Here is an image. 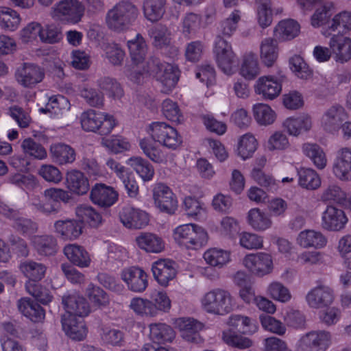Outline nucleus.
<instances>
[{
  "mask_svg": "<svg viewBox=\"0 0 351 351\" xmlns=\"http://www.w3.org/2000/svg\"><path fill=\"white\" fill-rule=\"evenodd\" d=\"M350 29H351V13L342 12L334 16L331 24L328 26V29L323 32V34L328 36L332 32H337L343 34Z\"/></svg>",
  "mask_w": 351,
  "mask_h": 351,
  "instance_id": "obj_45",
  "label": "nucleus"
},
{
  "mask_svg": "<svg viewBox=\"0 0 351 351\" xmlns=\"http://www.w3.org/2000/svg\"><path fill=\"white\" fill-rule=\"evenodd\" d=\"M19 268L23 275L29 279L27 281L35 282L42 280L47 271V267L44 264L32 260L22 262Z\"/></svg>",
  "mask_w": 351,
  "mask_h": 351,
  "instance_id": "obj_35",
  "label": "nucleus"
},
{
  "mask_svg": "<svg viewBox=\"0 0 351 351\" xmlns=\"http://www.w3.org/2000/svg\"><path fill=\"white\" fill-rule=\"evenodd\" d=\"M111 115L89 110L82 114L81 125L87 132H93L100 135L109 134L116 125Z\"/></svg>",
  "mask_w": 351,
  "mask_h": 351,
  "instance_id": "obj_5",
  "label": "nucleus"
},
{
  "mask_svg": "<svg viewBox=\"0 0 351 351\" xmlns=\"http://www.w3.org/2000/svg\"><path fill=\"white\" fill-rule=\"evenodd\" d=\"M243 263L250 272L258 276L267 275L273 269L271 257L266 253L247 254L243 258Z\"/></svg>",
  "mask_w": 351,
  "mask_h": 351,
  "instance_id": "obj_12",
  "label": "nucleus"
},
{
  "mask_svg": "<svg viewBox=\"0 0 351 351\" xmlns=\"http://www.w3.org/2000/svg\"><path fill=\"white\" fill-rule=\"evenodd\" d=\"M214 53L219 68L224 73L230 75L237 60L231 45L221 36H217L215 41Z\"/></svg>",
  "mask_w": 351,
  "mask_h": 351,
  "instance_id": "obj_9",
  "label": "nucleus"
},
{
  "mask_svg": "<svg viewBox=\"0 0 351 351\" xmlns=\"http://www.w3.org/2000/svg\"><path fill=\"white\" fill-rule=\"evenodd\" d=\"M173 238L179 245L190 250H198L205 246L208 239L206 231L194 223L178 226L173 230Z\"/></svg>",
  "mask_w": 351,
  "mask_h": 351,
  "instance_id": "obj_3",
  "label": "nucleus"
},
{
  "mask_svg": "<svg viewBox=\"0 0 351 351\" xmlns=\"http://www.w3.org/2000/svg\"><path fill=\"white\" fill-rule=\"evenodd\" d=\"M125 336V332L123 330L111 327H103L100 332L102 343L114 347L123 346Z\"/></svg>",
  "mask_w": 351,
  "mask_h": 351,
  "instance_id": "obj_47",
  "label": "nucleus"
},
{
  "mask_svg": "<svg viewBox=\"0 0 351 351\" xmlns=\"http://www.w3.org/2000/svg\"><path fill=\"white\" fill-rule=\"evenodd\" d=\"M201 304L206 312L219 315L229 313L234 306L232 295L222 288H215L205 293Z\"/></svg>",
  "mask_w": 351,
  "mask_h": 351,
  "instance_id": "obj_4",
  "label": "nucleus"
},
{
  "mask_svg": "<svg viewBox=\"0 0 351 351\" xmlns=\"http://www.w3.org/2000/svg\"><path fill=\"white\" fill-rule=\"evenodd\" d=\"M84 11V7L78 0H61L56 5L54 14L62 21L72 23L79 22Z\"/></svg>",
  "mask_w": 351,
  "mask_h": 351,
  "instance_id": "obj_11",
  "label": "nucleus"
},
{
  "mask_svg": "<svg viewBox=\"0 0 351 351\" xmlns=\"http://www.w3.org/2000/svg\"><path fill=\"white\" fill-rule=\"evenodd\" d=\"M55 232L65 240H74L80 237L82 232V223L77 220H58L54 223Z\"/></svg>",
  "mask_w": 351,
  "mask_h": 351,
  "instance_id": "obj_29",
  "label": "nucleus"
},
{
  "mask_svg": "<svg viewBox=\"0 0 351 351\" xmlns=\"http://www.w3.org/2000/svg\"><path fill=\"white\" fill-rule=\"evenodd\" d=\"M18 82L24 87L32 88L40 83L45 76L43 69L31 63H24L16 72Z\"/></svg>",
  "mask_w": 351,
  "mask_h": 351,
  "instance_id": "obj_17",
  "label": "nucleus"
},
{
  "mask_svg": "<svg viewBox=\"0 0 351 351\" xmlns=\"http://www.w3.org/2000/svg\"><path fill=\"white\" fill-rule=\"evenodd\" d=\"M25 289L29 294L43 304H48L52 300L53 296L50 291L38 282L27 281Z\"/></svg>",
  "mask_w": 351,
  "mask_h": 351,
  "instance_id": "obj_54",
  "label": "nucleus"
},
{
  "mask_svg": "<svg viewBox=\"0 0 351 351\" xmlns=\"http://www.w3.org/2000/svg\"><path fill=\"white\" fill-rule=\"evenodd\" d=\"M127 164L130 165L144 182L151 180L154 176L153 166L145 159L139 156L129 158Z\"/></svg>",
  "mask_w": 351,
  "mask_h": 351,
  "instance_id": "obj_39",
  "label": "nucleus"
},
{
  "mask_svg": "<svg viewBox=\"0 0 351 351\" xmlns=\"http://www.w3.org/2000/svg\"><path fill=\"white\" fill-rule=\"evenodd\" d=\"M241 19L240 11L234 10L230 15L222 21L218 27L219 34L217 36H231L237 28V24Z\"/></svg>",
  "mask_w": 351,
  "mask_h": 351,
  "instance_id": "obj_57",
  "label": "nucleus"
},
{
  "mask_svg": "<svg viewBox=\"0 0 351 351\" xmlns=\"http://www.w3.org/2000/svg\"><path fill=\"white\" fill-rule=\"evenodd\" d=\"M21 147L25 155L29 158L44 160L47 156V150L43 145L31 137L25 138Z\"/></svg>",
  "mask_w": 351,
  "mask_h": 351,
  "instance_id": "obj_46",
  "label": "nucleus"
},
{
  "mask_svg": "<svg viewBox=\"0 0 351 351\" xmlns=\"http://www.w3.org/2000/svg\"><path fill=\"white\" fill-rule=\"evenodd\" d=\"M128 47L132 62L136 65L143 63L147 54V47L141 34H137L134 39L128 40Z\"/></svg>",
  "mask_w": 351,
  "mask_h": 351,
  "instance_id": "obj_38",
  "label": "nucleus"
},
{
  "mask_svg": "<svg viewBox=\"0 0 351 351\" xmlns=\"http://www.w3.org/2000/svg\"><path fill=\"white\" fill-rule=\"evenodd\" d=\"M247 222L256 231H265L272 225L269 216L259 208H252L249 210Z\"/></svg>",
  "mask_w": 351,
  "mask_h": 351,
  "instance_id": "obj_44",
  "label": "nucleus"
},
{
  "mask_svg": "<svg viewBox=\"0 0 351 351\" xmlns=\"http://www.w3.org/2000/svg\"><path fill=\"white\" fill-rule=\"evenodd\" d=\"M68 189L77 195H84L89 190V182L85 175L79 170H71L66 175Z\"/></svg>",
  "mask_w": 351,
  "mask_h": 351,
  "instance_id": "obj_30",
  "label": "nucleus"
},
{
  "mask_svg": "<svg viewBox=\"0 0 351 351\" xmlns=\"http://www.w3.org/2000/svg\"><path fill=\"white\" fill-rule=\"evenodd\" d=\"M260 66L257 56L253 52L245 53L240 69V74L246 80H252L260 74Z\"/></svg>",
  "mask_w": 351,
  "mask_h": 351,
  "instance_id": "obj_36",
  "label": "nucleus"
},
{
  "mask_svg": "<svg viewBox=\"0 0 351 351\" xmlns=\"http://www.w3.org/2000/svg\"><path fill=\"white\" fill-rule=\"evenodd\" d=\"M148 36L152 40V45L158 49L166 44L173 37L171 31L165 25L158 23L152 25L148 29Z\"/></svg>",
  "mask_w": 351,
  "mask_h": 351,
  "instance_id": "obj_37",
  "label": "nucleus"
},
{
  "mask_svg": "<svg viewBox=\"0 0 351 351\" xmlns=\"http://www.w3.org/2000/svg\"><path fill=\"white\" fill-rule=\"evenodd\" d=\"M335 300L332 289L325 285H319L308 292V306L320 308L331 305Z\"/></svg>",
  "mask_w": 351,
  "mask_h": 351,
  "instance_id": "obj_20",
  "label": "nucleus"
},
{
  "mask_svg": "<svg viewBox=\"0 0 351 351\" xmlns=\"http://www.w3.org/2000/svg\"><path fill=\"white\" fill-rule=\"evenodd\" d=\"M300 26L293 19L283 20L279 22L274 30L276 39L280 41L290 40L298 36Z\"/></svg>",
  "mask_w": 351,
  "mask_h": 351,
  "instance_id": "obj_33",
  "label": "nucleus"
},
{
  "mask_svg": "<svg viewBox=\"0 0 351 351\" xmlns=\"http://www.w3.org/2000/svg\"><path fill=\"white\" fill-rule=\"evenodd\" d=\"M167 0H144L143 11L146 19L152 22L159 21L165 13Z\"/></svg>",
  "mask_w": 351,
  "mask_h": 351,
  "instance_id": "obj_42",
  "label": "nucleus"
},
{
  "mask_svg": "<svg viewBox=\"0 0 351 351\" xmlns=\"http://www.w3.org/2000/svg\"><path fill=\"white\" fill-rule=\"evenodd\" d=\"M17 306L21 313L33 322H40L45 319V310L38 302L30 298L20 299L17 302Z\"/></svg>",
  "mask_w": 351,
  "mask_h": 351,
  "instance_id": "obj_28",
  "label": "nucleus"
},
{
  "mask_svg": "<svg viewBox=\"0 0 351 351\" xmlns=\"http://www.w3.org/2000/svg\"><path fill=\"white\" fill-rule=\"evenodd\" d=\"M50 155L53 161L60 165L71 164L76 158L75 149L64 143L52 145L50 147Z\"/></svg>",
  "mask_w": 351,
  "mask_h": 351,
  "instance_id": "obj_31",
  "label": "nucleus"
},
{
  "mask_svg": "<svg viewBox=\"0 0 351 351\" xmlns=\"http://www.w3.org/2000/svg\"><path fill=\"white\" fill-rule=\"evenodd\" d=\"M176 263L170 259H159L152 263L154 278L161 286L167 287L177 274Z\"/></svg>",
  "mask_w": 351,
  "mask_h": 351,
  "instance_id": "obj_16",
  "label": "nucleus"
},
{
  "mask_svg": "<svg viewBox=\"0 0 351 351\" xmlns=\"http://www.w3.org/2000/svg\"><path fill=\"white\" fill-rule=\"evenodd\" d=\"M203 256L207 264L217 268H222L230 261L229 251L216 247L206 250Z\"/></svg>",
  "mask_w": 351,
  "mask_h": 351,
  "instance_id": "obj_41",
  "label": "nucleus"
},
{
  "mask_svg": "<svg viewBox=\"0 0 351 351\" xmlns=\"http://www.w3.org/2000/svg\"><path fill=\"white\" fill-rule=\"evenodd\" d=\"M346 118L344 108L335 105L328 108L322 117V124L325 130L330 133L337 132Z\"/></svg>",
  "mask_w": 351,
  "mask_h": 351,
  "instance_id": "obj_21",
  "label": "nucleus"
},
{
  "mask_svg": "<svg viewBox=\"0 0 351 351\" xmlns=\"http://www.w3.org/2000/svg\"><path fill=\"white\" fill-rule=\"evenodd\" d=\"M156 142L153 138H143L140 140L139 146L144 154L152 161L162 163L165 160V156Z\"/></svg>",
  "mask_w": 351,
  "mask_h": 351,
  "instance_id": "obj_48",
  "label": "nucleus"
},
{
  "mask_svg": "<svg viewBox=\"0 0 351 351\" xmlns=\"http://www.w3.org/2000/svg\"><path fill=\"white\" fill-rule=\"evenodd\" d=\"M348 220L343 210L328 206L322 214V225L327 230L337 232L345 228Z\"/></svg>",
  "mask_w": 351,
  "mask_h": 351,
  "instance_id": "obj_18",
  "label": "nucleus"
},
{
  "mask_svg": "<svg viewBox=\"0 0 351 351\" xmlns=\"http://www.w3.org/2000/svg\"><path fill=\"white\" fill-rule=\"evenodd\" d=\"M174 325L180 332L182 337L186 341L199 343L203 341L199 331L202 328V324L191 317H179L175 319Z\"/></svg>",
  "mask_w": 351,
  "mask_h": 351,
  "instance_id": "obj_15",
  "label": "nucleus"
},
{
  "mask_svg": "<svg viewBox=\"0 0 351 351\" xmlns=\"http://www.w3.org/2000/svg\"><path fill=\"white\" fill-rule=\"evenodd\" d=\"M286 79L284 71L278 68L276 73L264 75L257 80L254 85L255 93L265 99L273 100L281 93L282 84Z\"/></svg>",
  "mask_w": 351,
  "mask_h": 351,
  "instance_id": "obj_6",
  "label": "nucleus"
},
{
  "mask_svg": "<svg viewBox=\"0 0 351 351\" xmlns=\"http://www.w3.org/2000/svg\"><path fill=\"white\" fill-rule=\"evenodd\" d=\"M331 343V335L325 330L308 332V351H326Z\"/></svg>",
  "mask_w": 351,
  "mask_h": 351,
  "instance_id": "obj_43",
  "label": "nucleus"
},
{
  "mask_svg": "<svg viewBox=\"0 0 351 351\" xmlns=\"http://www.w3.org/2000/svg\"><path fill=\"white\" fill-rule=\"evenodd\" d=\"M90 198L95 204L108 208L117 201L118 193L111 186L101 183L96 184L91 189Z\"/></svg>",
  "mask_w": 351,
  "mask_h": 351,
  "instance_id": "obj_19",
  "label": "nucleus"
},
{
  "mask_svg": "<svg viewBox=\"0 0 351 351\" xmlns=\"http://www.w3.org/2000/svg\"><path fill=\"white\" fill-rule=\"evenodd\" d=\"M32 243L34 250L40 256H52L58 250L57 239L51 234L35 235L32 239Z\"/></svg>",
  "mask_w": 351,
  "mask_h": 351,
  "instance_id": "obj_23",
  "label": "nucleus"
},
{
  "mask_svg": "<svg viewBox=\"0 0 351 351\" xmlns=\"http://www.w3.org/2000/svg\"><path fill=\"white\" fill-rule=\"evenodd\" d=\"M121 277L126 283L128 289L133 292H143L148 286L147 274L137 267L124 269L121 271Z\"/></svg>",
  "mask_w": 351,
  "mask_h": 351,
  "instance_id": "obj_14",
  "label": "nucleus"
},
{
  "mask_svg": "<svg viewBox=\"0 0 351 351\" xmlns=\"http://www.w3.org/2000/svg\"><path fill=\"white\" fill-rule=\"evenodd\" d=\"M76 213L83 221L88 223L92 227H98L102 222L100 213L90 206L82 204L77 206Z\"/></svg>",
  "mask_w": 351,
  "mask_h": 351,
  "instance_id": "obj_55",
  "label": "nucleus"
},
{
  "mask_svg": "<svg viewBox=\"0 0 351 351\" xmlns=\"http://www.w3.org/2000/svg\"><path fill=\"white\" fill-rule=\"evenodd\" d=\"M324 201H329L343 206L350 204V196L337 185H330L322 195Z\"/></svg>",
  "mask_w": 351,
  "mask_h": 351,
  "instance_id": "obj_51",
  "label": "nucleus"
},
{
  "mask_svg": "<svg viewBox=\"0 0 351 351\" xmlns=\"http://www.w3.org/2000/svg\"><path fill=\"white\" fill-rule=\"evenodd\" d=\"M253 112L256 121L261 125H270L275 121L276 114L267 104H255L253 107Z\"/></svg>",
  "mask_w": 351,
  "mask_h": 351,
  "instance_id": "obj_56",
  "label": "nucleus"
},
{
  "mask_svg": "<svg viewBox=\"0 0 351 351\" xmlns=\"http://www.w3.org/2000/svg\"><path fill=\"white\" fill-rule=\"evenodd\" d=\"M143 72L154 75L157 81L162 85V92L169 93L177 84L179 80L178 66L167 62H161L157 58H151L145 66Z\"/></svg>",
  "mask_w": 351,
  "mask_h": 351,
  "instance_id": "obj_2",
  "label": "nucleus"
},
{
  "mask_svg": "<svg viewBox=\"0 0 351 351\" xmlns=\"http://www.w3.org/2000/svg\"><path fill=\"white\" fill-rule=\"evenodd\" d=\"M63 252L73 265L81 268L90 266L91 258L84 247L77 244H68L64 246Z\"/></svg>",
  "mask_w": 351,
  "mask_h": 351,
  "instance_id": "obj_26",
  "label": "nucleus"
},
{
  "mask_svg": "<svg viewBox=\"0 0 351 351\" xmlns=\"http://www.w3.org/2000/svg\"><path fill=\"white\" fill-rule=\"evenodd\" d=\"M324 308L318 314L320 322L327 326L335 325L341 317V309L330 305Z\"/></svg>",
  "mask_w": 351,
  "mask_h": 351,
  "instance_id": "obj_58",
  "label": "nucleus"
},
{
  "mask_svg": "<svg viewBox=\"0 0 351 351\" xmlns=\"http://www.w3.org/2000/svg\"><path fill=\"white\" fill-rule=\"evenodd\" d=\"M155 206L162 212L174 214L178 209V199L172 189L166 184L158 182L152 189Z\"/></svg>",
  "mask_w": 351,
  "mask_h": 351,
  "instance_id": "obj_8",
  "label": "nucleus"
},
{
  "mask_svg": "<svg viewBox=\"0 0 351 351\" xmlns=\"http://www.w3.org/2000/svg\"><path fill=\"white\" fill-rule=\"evenodd\" d=\"M223 339L229 346L239 349H246L252 346L251 339L230 330L223 332Z\"/></svg>",
  "mask_w": 351,
  "mask_h": 351,
  "instance_id": "obj_60",
  "label": "nucleus"
},
{
  "mask_svg": "<svg viewBox=\"0 0 351 351\" xmlns=\"http://www.w3.org/2000/svg\"><path fill=\"white\" fill-rule=\"evenodd\" d=\"M258 143L254 136L250 133L243 135L237 147L238 155L243 159L246 160L252 156L256 150Z\"/></svg>",
  "mask_w": 351,
  "mask_h": 351,
  "instance_id": "obj_52",
  "label": "nucleus"
},
{
  "mask_svg": "<svg viewBox=\"0 0 351 351\" xmlns=\"http://www.w3.org/2000/svg\"><path fill=\"white\" fill-rule=\"evenodd\" d=\"M268 294L275 300L287 302L291 298L289 290L282 283L274 282L267 288Z\"/></svg>",
  "mask_w": 351,
  "mask_h": 351,
  "instance_id": "obj_61",
  "label": "nucleus"
},
{
  "mask_svg": "<svg viewBox=\"0 0 351 351\" xmlns=\"http://www.w3.org/2000/svg\"><path fill=\"white\" fill-rule=\"evenodd\" d=\"M330 6L328 4H323L317 8L311 16V25L314 27H319L324 25L330 18Z\"/></svg>",
  "mask_w": 351,
  "mask_h": 351,
  "instance_id": "obj_64",
  "label": "nucleus"
},
{
  "mask_svg": "<svg viewBox=\"0 0 351 351\" xmlns=\"http://www.w3.org/2000/svg\"><path fill=\"white\" fill-rule=\"evenodd\" d=\"M69 314H63L61 317L62 329L71 339L77 341L84 339L87 330L82 319L71 317Z\"/></svg>",
  "mask_w": 351,
  "mask_h": 351,
  "instance_id": "obj_22",
  "label": "nucleus"
},
{
  "mask_svg": "<svg viewBox=\"0 0 351 351\" xmlns=\"http://www.w3.org/2000/svg\"><path fill=\"white\" fill-rule=\"evenodd\" d=\"M62 304L65 310L64 314H69L71 317H83L90 312V307L86 300L75 291L64 294L62 296Z\"/></svg>",
  "mask_w": 351,
  "mask_h": 351,
  "instance_id": "obj_10",
  "label": "nucleus"
},
{
  "mask_svg": "<svg viewBox=\"0 0 351 351\" xmlns=\"http://www.w3.org/2000/svg\"><path fill=\"white\" fill-rule=\"evenodd\" d=\"M202 16L194 12L186 13L182 19V32L188 39L195 36L201 28Z\"/></svg>",
  "mask_w": 351,
  "mask_h": 351,
  "instance_id": "obj_40",
  "label": "nucleus"
},
{
  "mask_svg": "<svg viewBox=\"0 0 351 351\" xmlns=\"http://www.w3.org/2000/svg\"><path fill=\"white\" fill-rule=\"evenodd\" d=\"M86 294L95 306L104 308L109 304L110 299L108 294L101 288L93 283L88 285Z\"/></svg>",
  "mask_w": 351,
  "mask_h": 351,
  "instance_id": "obj_53",
  "label": "nucleus"
},
{
  "mask_svg": "<svg viewBox=\"0 0 351 351\" xmlns=\"http://www.w3.org/2000/svg\"><path fill=\"white\" fill-rule=\"evenodd\" d=\"M119 219L123 225L130 229H141L149 223L146 212L130 206L122 208L119 212Z\"/></svg>",
  "mask_w": 351,
  "mask_h": 351,
  "instance_id": "obj_13",
  "label": "nucleus"
},
{
  "mask_svg": "<svg viewBox=\"0 0 351 351\" xmlns=\"http://www.w3.org/2000/svg\"><path fill=\"white\" fill-rule=\"evenodd\" d=\"M330 48L336 56V60L341 63L351 59V39L342 35H334L329 43Z\"/></svg>",
  "mask_w": 351,
  "mask_h": 351,
  "instance_id": "obj_27",
  "label": "nucleus"
},
{
  "mask_svg": "<svg viewBox=\"0 0 351 351\" xmlns=\"http://www.w3.org/2000/svg\"><path fill=\"white\" fill-rule=\"evenodd\" d=\"M138 15V10L135 5L129 1H122L108 11L106 21L109 29L121 32L129 29Z\"/></svg>",
  "mask_w": 351,
  "mask_h": 351,
  "instance_id": "obj_1",
  "label": "nucleus"
},
{
  "mask_svg": "<svg viewBox=\"0 0 351 351\" xmlns=\"http://www.w3.org/2000/svg\"><path fill=\"white\" fill-rule=\"evenodd\" d=\"M135 241L140 249L149 253H160L165 249L163 239L152 232H141L136 237Z\"/></svg>",
  "mask_w": 351,
  "mask_h": 351,
  "instance_id": "obj_25",
  "label": "nucleus"
},
{
  "mask_svg": "<svg viewBox=\"0 0 351 351\" xmlns=\"http://www.w3.org/2000/svg\"><path fill=\"white\" fill-rule=\"evenodd\" d=\"M97 86L104 93L114 99H120L123 95L121 84L114 78L102 77L97 80Z\"/></svg>",
  "mask_w": 351,
  "mask_h": 351,
  "instance_id": "obj_50",
  "label": "nucleus"
},
{
  "mask_svg": "<svg viewBox=\"0 0 351 351\" xmlns=\"http://www.w3.org/2000/svg\"><path fill=\"white\" fill-rule=\"evenodd\" d=\"M162 111L168 120L176 123L181 122L182 115L176 102L169 99L164 100L162 104Z\"/></svg>",
  "mask_w": 351,
  "mask_h": 351,
  "instance_id": "obj_62",
  "label": "nucleus"
},
{
  "mask_svg": "<svg viewBox=\"0 0 351 351\" xmlns=\"http://www.w3.org/2000/svg\"><path fill=\"white\" fill-rule=\"evenodd\" d=\"M149 336L154 343L171 342L175 337L173 329L165 323H154L149 325Z\"/></svg>",
  "mask_w": 351,
  "mask_h": 351,
  "instance_id": "obj_34",
  "label": "nucleus"
},
{
  "mask_svg": "<svg viewBox=\"0 0 351 351\" xmlns=\"http://www.w3.org/2000/svg\"><path fill=\"white\" fill-rule=\"evenodd\" d=\"M105 56L114 66L121 65L125 58V51L117 43H108L104 47Z\"/></svg>",
  "mask_w": 351,
  "mask_h": 351,
  "instance_id": "obj_59",
  "label": "nucleus"
},
{
  "mask_svg": "<svg viewBox=\"0 0 351 351\" xmlns=\"http://www.w3.org/2000/svg\"><path fill=\"white\" fill-rule=\"evenodd\" d=\"M149 128L152 138L169 149H175L182 142L177 130L165 122H153Z\"/></svg>",
  "mask_w": 351,
  "mask_h": 351,
  "instance_id": "obj_7",
  "label": "nucleus"
},
{
  "mask_svg": "<svg viewBox=\"0 0 351 351\" xmlns=\"http://www.w3.org/2000/svg\"><path fill=\"white\" fill-rule=\"evenodd\" d=\"M286 324L296 329L304 328L306 324L305 315L298 310L290 309L284 315Z\"/></svg>",
  "mask_w": 351,
  "mask_h": 351,
  "instance_id": "obj_63",
  "label": "nucleus"
},
{
  "mask_svg": "<svg viewBox=\"0 0 351 351\" xmlns=\"http://www.w3.org/2000/svg\"><path fill=\"white\" fill-rule=\"evenodd\" d=\"M278 56L277 42L271 38H264L260 45V58L267 67L274 65Z\"/></svg>",
  "mask_w": 351,
  "mask_h": 351,
  "instance_id": "obj_32",
  "label": "nucleus"
},
{
  "mask_svg": "<svg viewBox=\"0 0 351 351\" xmlns=\"http://www.w3.org/2000/svg\"><path fill=\"white\" fill-rule=\"evenodd\" d=\"M333 172L341 180L351 179V148L343 147L337 152Z\"/></svg>",
  "mask_w": 351,
  "mask_h": 351,
  "instance_id": "obj_24",
  "label": "nucleus"
},
{
  "mask_svg": "<svg viewBox=\"0 0 351 351\" xmlns=\"http://www.w3.org/2000/svg\"><path fill=\"white\" fill-rule=\"evenodd\" d=\"M21 23V18L16 11L8 8L0 7V27L7 31H14Z\"/></svg>",
  "mask_w": 351,
  "mask_h": 351,
  "instance_id": "obj_49",
  "label": "nucleus"
}]
</instances>
